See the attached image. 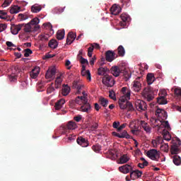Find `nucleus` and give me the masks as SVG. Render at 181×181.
I'll return each instance as SVG.
<instances>
[{
  "label": "nucleus",
  "mask_w": 181,
  "mask_h": 181,
  "mask_svg": "<svg viewBox=\"0 0 181 181\" xmlns=\"http://www.w3.org/2000/svg\"><path fill=\"white\" fill-rule=\"evenodd\" d=\"M28 87V83L25 81H23L21 82L20 84V88L21 90H24V88H26Z\"/></svg>",
  "instance_id": "13d9d810"
},
{
  "label": "nucleus",
  "mask_w": 181,
  "mask_h": 181,
  "mask_svg": "<svg viewBox=\"0 0 181 181\" xmlns=\"http://www.w3.org/2000/svg\"><path fill=\"white\" fill-rule=\"evenodd\" d=\"M62 78L60 76L57 77L55 80V88H60L62 87Z\"/></svg>",
  "instance_id": "a19ab883"
},
{
  "label": "nucleus",
  "mask_w": 181,
  "mask_h": 181,
  "mask_svg": "<svg viewBox=\"0 0 181 181\" xmlns=\"http://www.w3.org/2000/svg\"><path fill=\"white\" fill-rule=\"evenodd\" d=\"M174 94L177 96V97H181V89L179 88H176L174 90Z\"/></svg>",
  "instance_id": "680f3d73"
},
{
  "label": "nucleus",
  "mask_w": 181,
  "mask_h": 181,
  "mask_svg": "<svg viewBox=\"0 0 181 181\" xmlns=\"http://www.w3.org/2000/svg\"><path fill=\"white\" fill-rule=\"evenodd\" d=\"M59 131L62 134H64L66 132H69V129L67 128V127H62L59 128Z\"/></svg>",
  "instance_id": "864d4df0"
},
{
  "label": "nucleus",
  "mask_w": 181,
  "mask_h": 181,
  "mask_svg": "<svg viewBox=\"0 0 181 181\" xmlns=\"http://www.w3.org/2000/svg\"><path fill=\"white\" fill-rule=\"evenodd\" d=\"M108 71V69L107 67H100L98 69V76H105V73Z\"/></svg>",
  "instance_id": "473e14b6"
},
{
  "label": "nucleus",
  "mask_w": 181,
  "mask_h": 181,
  "mask_svg": "<svg viewBox=\"0 0 181 181\" xmlns=\"http://www.w3.org/2000/svg\"><path fill=\"white\" fill-rule=\"evenodd\" d=\"M133 169H134V168L132 167V165H131L129 164H126L124 165H122V166L119 167V172H121L122 173H124V174L129 173V172L131 174Z\"/></svg>",
  "instance_id": "9d476101"
},
{
  "label": "nucleus",
  "mask_w": 181,
  "mask_h": 181,
  "mask_svg": "<svg viewBox=\"0 0 181 181\" xmlns=\"http://www.w3.org/2000/svg\"><path fill=\"white\" fill-rule=\"evenodd\" d=\"M99 103L102 107H107L108 106V100L105 98H100L99 99Z\"/></svg>",
  "instance_id": "4c0bfd02"
},
{
  "label": "nucleus",
  "mask_w": 181,
  "mask_h": 181,
  "mask_svg": "<svg viewBox=\"0 0 181 181\" xmlns=\"http://www.w3.org/2000/svg\"><path fill=\"white\" fill-rule=\"evenodd\" d=\"M141 88H142V84H141V82L134 81L132 87V90L135 91V93H139V91H141Z\"/></svg>",
  "instance_id": "f3484780"
},
{
  "label": "nucleus",
  "mask_w": 181,
  "mask_h": 181,
  "mask_svg": "<svg viewBox=\"0 0 181 181\" xmlns=\"http://www.w3.org/2000/svg\"><path fill=\"white\" fill-rule=\"evenodd\" d=\"M76 142L78 145H80L82 146V148H87L88 146V140H87L86 138H83V136H79L76 139Z\"/></svg>",
  "instance_id": "ddd939ff"
},
{
  "label": "nucleus",
  "mask_w": 181,
  "mask_h": 181,
  "mask_svg": "<svg viewBox=\"0 0 181 181\" xmlns=\"http://www.w3.org/2000/svg\"><path fill=\"white\" fill-rule=\"evenodd\" d=\"M135 106L138 111H146V108H148V105H146V103L141 100H137L136 101Z\"/></svg>",
  "instance_id": "0eeeda50"
},
{
  "label": "nucleus",
  "mask_w": 181,
  "mask_h": 181,
  "mask_svg": "<svg viewBox=\"0 0 181 181\" xmlns=\"http://www.w3.org/2000/svg\"><path fill=\"white\" fill-rule=\"evenodd\" d=\"M162 138L158 139V140H153L152 141V144L153 148H157L158 145H159V144H160V142H162Z\"/></svg>",
  "instance_id": "79ce46f5"
},
{
  "label": "nucleus",
  "mask_w": 181,
  "mask_h": 181,
  "mask_svg": "<svg viewBox=\"0 0 181 181\" xmlns=\"http://www.w3.org/2000/svg\"><path fill=\"white\" fill-rule=\"evenodd\" d=\"M110 71L115 77H118L119 76V74H121V73H123L125 78H131V75L128 74V71L120 69L119 67L117 66H112Z\"/></svg>",
  "instance_id": "f03ea898"
},
{
  "label": "nucleus",
  "mask_w": 181,
  "mask_h": 181,
  "mask_svg": "<svg viewBox=\"0 0 181 181\" xmlns=\"http://www.w3.org/2000/svg\"><path fill=\"white\" fill-rule=\"evenodd\" d=\"M117 54L120 57H124L125 56V49L122 45H119L117 48Z\"/></svg>",
  "instance_id": "cd10ccee"
},
{
  "label": "nucleus",
  "mask_w": 181,
  "mask_h": 181,
  "mask_svg": "<svg viewBox=\"0 0 181 181\" xmlns=\"http://www.w3.org/2000/svg\"><path fill=\"white\" fill-rule=\"evenodd\" d=\"M122 93L123 95H125L127 98H131V90L129 89H128V88L123 87L122 88Z\"/></svg>",
  "instance_id": "bb28decb"
},
{
  "label": "nucleus",
  "mask_w": 181,
  "mask_h": 181,
  "mask_svg": "<svg viewBox=\"0 0 181 181\" xmlns=\"http://www.w3.org/2000/svg\"><path fill=\"white\" fill-rule=\"evenodd\" d=\"M181 145L180 140L177 141V144L174 143L171 146V153L172 155H177L180 152V148H179V146Z\"/></svg>",
  "instance_id": "9b49d317"
},
{
  "label": "nucleus",
  "mask_w": 181,
  "mask_h": 181,
  "mask_svg": "<svg viewBox=\"0 0 181 181\" xmlns=\"http://www.w3.org/2000/svg\"><path fill=\"white\" fill-rule=\"evenodd\" d=\"M43 26L45 29H47V30H49L50 32L53 30V25H52L50 23H44Z\"/></svg>",
  "instance_id": "49530a36"
},
{
  "label": "nucleus",
  "mask_w": 181,
  "mask_h": 181,
  "mask_svg": "<svg viewBox=\"0 0 181 181\" xmlns=\"http://www.w3.org/2000/svg\"><path fill=\"white\" fill-rule=\"evenodd\" d=\"M92 149L93 151H94V152H96V153H98V152L101 151V146H100L99 144L93 145L92 146Z\"/></svg>",
  "instance_id": "37998d69"
},
{
  "label": "nucleus",
  "mask_w": 181,
  "mask_h": 181,
  "mask_svg": "<svg viewBox=\"0 0 181 181\" xmlns=\"http://www.w3.org/2000/svg\"><path fill=\"white\" fill-rule=\"evenodd\" d=\"M7 13L5 11L0 10V19H7Z\"/></svg>",
  "instance_id": "3c124183"
},
{
  "label": "nucleus",
  "mask_w": 181,
  "mask_h": 181,
  "mask_svg": "<svg viewBox=\"0 0 181 181\" xmlns=\"http://www.w3.org/2000/svg\"><path fill=\"white\" fill-rule=\"evenodd\" d=\"M146 80H147V83L149 86H150V84H152V83H153V81H155V76H154L153 74H148L147 76H146Z\"/></svg>",
  "instance_id": "c756f323"
},
{
  "label": "nucleus",
  "mask_w": 181,
  "mask_h": 181,
  "mask_svg": "<svg viewBox=\"0 0 181 181\" xmlns=\"http://www.w3.org/2000/svg\"><path fill=\"white\" fill-rule=\"evenodd\" d=\"M54 87H53V83H51L49 87L47 89V94H52V93H54Z\"/></svg>",
  "instance_id": "09e8293b"
},
{
  "label": "nucleus",
  "mask_w": 181,
  "mask_h": 181,
  "mask_svg": "<svg viewBox=\"0 0 181 181\" xmlns=\"http://www.w3.org/2000/svg\"><path fill=\"white\" fill-rule=\"evenodd\" d=\"M42 11V7L40 6H37V4H35L33 6H31V11L33 12V13H37Z\"/></svg>",
  "instance_id": "72a5a7b5"
},
{
  "label": "nucleus",
  "mask_w": 181,
  "mask_h": 181,
  "mask_svg": "<svg viewBox=\"0 0 181 181\" xmlns=\"http://www.w3.org/2000/svg\"><path fill=\"white\" fill-rule=\"evenodd\" d=\"M110 12L112 15H119L121 13V7L114 4L110 8Z\"/></svg>",
  "instance_id": "aec40b11"
},
{
  "label": "nucleus",
  "mask_w": 181,
  "mask_h": 181,
  "mask_svg": "<svg viewBox=\"0 0 181 181\" xmlns=\"http://www.w3.org/2000/svg\"><path fill=\"white\" fill-rule=\"evenodd\" d=\"M67 142H73V141H76V135L74 134H70L68 138Z\"/></svg>",
  "instance_id": "e2e57ef3"
},
{
  "label": "nucleus",
  "mask_w": 181,
  "mask_h": 181,
  "mask_svg": "<svg viewBox=\"0 0 181 181\" xmlns=\"http://www.w3.org/2000/svg\"><path fill=\"white\" fill-rule=\"evenodd\" d=\"M128 100H129V98H127L126 95H122L119 98L118 103H129Z\"/></svg>",
  "instance_id": "de8ad7c7"
},
{
  "label": "nucleus",
  "mask_w": 181,
  "mask_h": 181,
  "mask_svg": "<svg viewBox=\"0 0 181 181\" xmlns=\"http://www.w3.org/2000/svg\"><path fill=\"white\" fill-rule=\"evenodd\" d=\"M140 125L142 127L146 134H151V132H152V127H150L149 124L146 123V122L141 120L140 122Z\"/></svg>",
  "instance_id": "dca6fc26"
},
{
  "label": "nucleus",
  "mask_w": 181,
  "mask_h": 181,
  "mask_svg": "<svg viewBox=\"0 0 181 181\" xmlns=\"http://www.w3.org/2000/svg\"><path fill=\"white\" fill-rule=\"evenodd\" d=\"M83 87H84V85H81V84L78 85L76 88L77 89L76 94H80V93H81V89L83 88Z\"/></svg>",
  "instance_id": "338daca9"
},
{
  "label": "nucleus",
  "mask_w": 181,
  "mask_h": 181,
  "mask_svg": "<svg viewBox=\"0 0 181 181\" xmlns=\"http://www.w3.org/2000/svg\"><path fill=\"white\" fill-rule=\"evenodd\" d=\"M102 83L104 86H106V87H113L114 84H115V81L112 76L105 75L103 77Z\"/></svg>",
  "instance_id": "39448f33"
},
{
  "label": "nucleus",
  "mask_w": 181,
  "mask_h": 181,
  "mask_svg": "<svg viewBox=\"0 0 181 181\" xmlns=\"http://www.w3.org/2000/svg\"><path fill=\"white\" fill-rule=\"evenodd\" d=\"M141 95L144 97L147 101L151 102L153 100V90H152V88L146 87L141 92Z\"/></svg>",
  "instance_id": "7ed1b4c3"
},
{
  "label": "nucleus",
  "mask_w": 181,
  "mask_h": 181,
  "mask_svg": "<svg viewBox=\"0 0 181 181\" xmlns=\"http://www.w3.org/2000/svg\"><path fill=\"white\" fill-rule=\"evenodd\" d=\"M40 73V68L39 66H35L30 72V76L31 78H37V76Z\"/></svg>",
  "instance_id": "a211bd4d"
},
{
  "label": "nucleus",
  "mask_w": 181,
  "mask_h": 181,
  "mask_svg": "<svg viewBox=\"0 0 181 181\" xmlns=\"http://www.w3.org/2000/svg\"><path fill=\"white\" fill-rule=\"evenodd\" d=\"M22 28H23V24L12 25L11 27V31L12 35H18Z\"/></svg>",
  "instance_id": "4468645a"
},
{
  "label": "nucleus",
  "mask_w": 181,
  "mask_h": 181,
  "mask_svg": "<svg viewBox=\"0 0 181 181\" xmlns=\"http://www.w3.org/2000/svg\"><path fill=\"white\" fill-rule=\"evenodd\" d=\"M168 95V93L165 90H160V95L158 98H157V103L161 105H165V104H168V100L165 97Z\"/></svg>",
  "instance_id": "423d86ee"
},
{
  "label": "nucleus",
  "mask_w": 181,
  "mask_h": 181,
  "mask_svg": "<svg viewBox=\"0 0 181 181\" xmlns=\"http://www.w3.org/2000/svg\"><path fill=\"white\" fill-rule=\"evenodd\" d=\"M162 125L165 128V129H168V131H170V125L169 124L168 121H164L162 122Z\"/></svg>",
  "instance_id": "8fccbe9b"
},
{
  "label": "nucleus",
  "mask_w": 181,
  "mask_h": 181,
  "mask_svg": "<svg viewBox=\"0 0 181 181\" xmlns=\"http://www.w3.org/2000/svg\"><path fill=\"white\" fill-rule=\"evenodd\" d=\"M66 100L64 99H60L58 100L54 105L55 110H62L63 105H64Z\"/></svg>",
  "instance_id": "5701e85b"
},
{
  "label": "nucleus",
  "mask_w": 181,
  "mask_h": 181,
  "mask_svg": "<svg viewBox=\"0 0 181 181\" xmlns=\"http://www.w3.org/2000/svg\"><path fill=\"white\" fill-rule=\"evenodd\" d=\"M56 76V68L51 67L49 68L46 74H45V78H53Z\"/></svg>",
  "instance_id": "2eb2a0df"
},
{
  "label": "nucleus",
  "mask_w": 181,
  "mask_h": 181,
  "mask_svg": "<svg viewBox=\"0 0 181 181\" xmlns=\"http://www.w3.org/2000/svg\"><path fill=\"white\" fill-rule=\"evenodd\" d=\"M81 76L86 77L87 80L91 81V73H90V70L81 71Z\"/></svg>",
  "instance_id": "2f4dec72"
},
{
  "label": "nucleus",
  "mask_w": 181,
  "mask_h": 181,
  "mask_svg": "<svg viewBox=\"0 0 181 181\" xmlns=\"http://www.w3.org/2000/svg\"><path fill=\"white\" fill-rule=\"evenodd\" d=\"M146 155L151 160H156V162L159 161V158H160V152L156 149L149 150L147 151Z\"/></svg>",
  "instance_id": "20e7f679"
},
{
  "label": "nucleus",
  "mask_w": 181,
  "mask_h": 181,
  "mask_svg": "<svg viewBox=\"0 0 181 181\" xmlns=\"http://www.w3.org/2000/svg\"><path fill=\"white\" fill-rule=\"evenodd\" d=\"M156 115L161 118V119H166L168 118V112L163 109L157 108L156 110Z\"/></svg>",
  "instance_id": "f8f14e48"
},
{
  "label": "nucleus",
  "mask_w": 181,
  "mask_h": 181,
  "mask_svg": "<svg viewBox=\"0 0 181 181\" xmlns=\"http://www.w3.org/2000/svg\"><path fill=\"white\" fill-rule=\"evenodd\" d=\"M173 162L174 163V165H176V166H179V165H180L181 163V158L180 156L175 155L173 156Z\"/></svg>",
  "instance_id": "f704fd0d"
},
{
  "label": "nucleus",
  "mask_w": 181,
  "mask_h": 181,
  "mask_svg": "<svg viewBox=\"0 0 181 181\" xmlns=\"http://www.w3.org/2000/svg\"><path fill=\"white\" fill-rule=\"evenodd\" d=\"M66 128H68L69 130L76 129L77 124L74 122L71 121L66 124Z\"/></svg>",
  "instance_id": "e433bc0d"
},
{
  "label": "nucleus",
  "mask_w": 181,
  "mask_h": 181,
  "mask_svg": "<svg viewBox=\"0 0 181 181\" xmlns=\"http://www.w3.org/2000/svg\"><path fill=\"white\" fill-rule=\"evenodd\" d=\"M79 62L81 64H88V61L83 57V56L79 57Z\"/></svg>",
  "instance_id": "6e6d98bb"
},
{
  "label": "nucleus",
  "mask_w": 181,
  "mask_h": 181,
  "mask_svg": "<svg viewBox=\"0 0 181 181\" xmlns=\"http://www.w3.org/2000/svg\"><path fill=\"white\" fill-rule=\"evenodd\" d=\"M129 160V157L127 154H124L119 158V163L120 165H124V163H127Z\"/></svg>",
  "instance_id": "a878e982"
},
{
  "label": "nucleus",
  "mask_w": 181,
  "mask_h": 181,
  "mask_svg": "<svg viewBox=\"0 0 181 181\" xmlns=\"http://www.w3.org/2000/svg\"><path fill=\"white\" fill-rule=\"evenodd\" d=\"M72 103L78 104V105H81V104H83L81 107V110L83 112H88V111L91 110V105L88 103V99L86 97L78 96L75 100H72Z\"/></svg>",
  "instance_id": "f257e3e1"
},
{
  "label": "nucleus",
  "mask_w": 181,
  "mask_h": 181,
  "mask_svg": "<svg viewBox=\"0 0 181 181\" xmlns=\"http://www.w3.org/2000/svg\"><path fill=\"white\" fill-rule=\"evenodd\" d=\"M127 105H128V102L119 103V108H121V110H126Z\"/></svg>",
  "instance_id": "052dcab7"
},
{
  "label": "nucleus",
  "mask_w": 181,
  "mask_h": 181,
  "mask_svg": "<svg viewBox=\"0 0 181 181\" xmlns=\"http://www.w3.org/2000/svg\"><path fill=\"white\" fill-rule=\"evenodd\" d=\"M49 47L51 49H57V46H59V43H57V41L56 40H51L48 43Z\"/></svg>",
  "instance_id": "c85d7f7f"
},
{
  "label": "nucleus",
  "mask_w": 181,
  "mask_h": 181,
  "mask_svg": "<svg viewBox=\"0 0 181 181\" xmlns=\"http://www.w3.org/2000/svg\"><path fill=\"white\" fill-rule=\"evenodd\" d=\"M64 30H58L57 33V39H58V40H63V39H64Z\"/></svg>",
  "instance_id": "7c9ffc66"
},
{
  "label": "nucleus",
  "mask_w": 181,
  "mask_h": 181,
  "mask_svg": "<svg viewBox=\"0 0 181 181\" xmlns=\"http://www.w3.org/2000/svg\"><path fill=\"white\" fill-rule=\"evenodd\" d=\"M107 158L111 159L112 160H115L117 158H118V155L117 154V151L114 149H110L107 151Z\"/></svg>",
  "instance_id": "6ab92c4d"
},
{
  "label": "nucleus",
  "mask_w": 181,
  "mask_h": 181,
  "mask_svg": "<svg viewBox=\"0 0 181 181\" xmlns=\"http://www.w3.org/2000/svg\"><path fill=\"white\" fill-rule=\"evenodd\" d=\"M113 136H117V138H125L126 139H131L132 137L128 134L127 130H124L122 132L117 133V132H112Z\"/></svg>",
  "instance_id": "6e6552de"
},
{
  "label": "nucleus",
  "mask_w": 181,
  "mask_h": 181,
  "mask_svg": "<svg viewBox=\"0 0 181 181\" xmlns=\"http://www.w3.org/2000/svg\"><path fill=\"white\" fill-rule=\"evenodd\" d=\"M21 12V7L19 6H13L10 8V13H19Z\"/></svg>",
  "instance_id": "c9c22d12"
},
{
  "label": "nucleus",
  "mask_w": 181,
  "mask_h": 181,
  "mask_svg": "<svg viewBox=\"0 0 181 181\" xmlns=\"http://www.w3.org/2000/svg\"><path fill=\"white\" fill-rule=\"evenodd\" d=\"M109 97L112 100H117V98L115 97V92H114V90L109 91Z\"/></svg>",
  "instance_id": "5fc2aeb1"
},
{
  "label": "nucleus",
  "mask_w": 181,
  "mask_h": 181,
  "mask_svg": "<svg viewBox=\"0 0 181 181\" xmlns=\"http://www.w3.org/2000/svg\"><path fill=\"white\" fill-rule=\"evenodd\" d=\"M160 149L163 151V152H169V145L168 144H164L160 146Z\"/></svg>",
  "instance_id": "c03bdc74"
},
{
  "label": "nucleus",
  "mask_w": 181,
  "mask_h": 181,
  "mask_svg": "<svg viewBox=\"0 0 181 181\" xmlns=\"http://www.w3.org/2000/svg\"><path fill=\"white\" fill-rule=\"evenodd\" d=\"M24 32L26 33L30 32H37L36 28H33V25H31L29 23L27 24H23Z\"/></svg>",
  "instance_id": "4be33fe9"
},
{
  "label": "nucleus",
  "mask_w": 181,
  "mask_h": 181,
  "mask_svg": "<svg viewBox=\"0 0 181 181\" xmlns=\"http://www.w3.org/2000/svg\"><path fill=\"white\" fill-rule=\"evenodd\" d=\"M32 53H33V52L32 51V49H30L29 48L24 49V57H29V56H30V54H32Z\"/></svg>",
  "instance_id": "a18cd8bd"
},
{
  "label": "nucleus",
  "mask_w": 181,
  "mask_h": 181,
  "mask_svg": "<svg viewBox=\"0 0 181 181\" xmlns=\"http://www.w3.org/2000/svg\"><path fill=\"white\" fill-rule=\"evenodd\" d=\"M118 57V54H116L115 52L108 50L105 52V59L107 62H112L113 60H115Z\"/></svg>",
  "instance_id": "1a4fd4ad"
},
{
  "label": "nucleus",
  "mask_w": 181,
  "mask_h": 181,
  "mask_svg": "<svg viewBox=\"0 0 181 181\" xmlns=\"http://www.w3.org/2000/svg\"><path fill=\"white\" fill-rule=\"evenodd\" d=\"M76 35L73 33L72 32H70L68 33V37H69V39H71L73 41L76 39Z\"/></svg>",
  "instance_id": "0e129e2a"
},
{
  "label": "nucleus",
  "mask_w": 181,
  "mask_h": 181,
  "mask_svg": "<svg viewBox=\"0 0 181 181\" xmlns=\"http://www.w3.org/2000/svg\"><path fill=\"white\" fill-rule=\"evenodd\" d=\"M70 86H69L68 85H64L62 90V95H64L65 97L66 95H69V94L70 93Z\"/></svg>",
  "instance_id": "393cba45"
},
{
  "label": "nucleus",
  "mask_w": 181,
  "mask_h": 181,
  "mask_svg": "<svg viewBox=\"0 0 181 181\" xmlns=\"http://www.w3.org/2000/svg\"><path fill=\"white\" fill-rule=\"evenodd\" d=\"M171 138L172 136H170V134L168 133V132L163 134V139L165 141H170Z\"/></svg>",
  "instance_id": "603ef678"
},
{
  "label": "nucleus",
  "mask_w": 181,
  "mask_h": 181,
  "mask_svg": "<svg viewBox=\"0 0 181 181\" xmlns=\"http://www.w3.org/2000/svg\"><path fill=\"white\" fill-rule=\"evenodd\" d=\"M127 108L128 109V111H134V105L131 102L127 103Z\"/></svg>",
  "instance_id": "69168bd1"
},
{
  "label": "nucleus",
  "mask_w": 181,
  "mask_h": 181,
  "mask_svg": "<svg viewBox=\"0 0 181 181\" xmlns=\"http://www.w3.org/2000/svg\"><path fill=\"white\" fill-rule=\"evenodd\" d=\"M41 40L47 41L49 40V35H41Z\"/></svg>",
  "instance_id": "774afa93"
},
{
  "label": "nucleus",
  "mask_w": 181,
  "mask_h": 181,
  "mask_svg": "<svg viewBox=\"0 0 181 181\" xmlns=\"http://www.w3.org/2000/svg\"><path fill=\"white\" fill-rule=\"evenodd\" d=\"M120 18H121L122 22H124L125 23H127V22H129V21H131V18L129 17V16L128 14L122 13L120 16Z\"/></svg>",
  "instance_id": "ea45409f"
},
{
  "label": "nucleus",
  "mask_w": 181,
  "mask_h": 181,
  "mask_svg": "<svg viewBox=\"0 0 181 181\" xmlns=\"http://www.w3.org/2000/svg\"><path fill=\"white\" fill-rule=\"evenodd\" d=\"M12 2V0H5L3 4L1 5L2 8H6V6H9Z\"/></svg>",
  "instance_id": "bf43d9fd"
},
{
  "label": "nucleus",
  "mask_w": 181,
  "mask_h": 181,
  "mask_svg": "<svg viewBox=\"0 0 181 181\" xmlns=\"http://www.w3.org/2000/svg\"><path fill=\"white\" fill-rule=\"evenodd\" d=\"M40 20L37 18H35L28 23L31 26H33V28L36 29V30H39L40 27L37 25L39 24Z\"/></svg>",
  "instance_id": "412c9836"
},
{
  "label": "nucleus",
  "mask_w": 181,
  "mask_h": 181,
  "mask_svg": "<svg viewBox=\"0 0 181 181\" xmlns=\"http://www.w3.org/2000/svg\"><path fill=\"white\" fill-rule=\"evenodd\" d=\"M134 177H136L138 178L141 177L142 176V171L139 170H132L131 173H130V177L132 178H134Z\"/></svg>",
  "instance_id": "b1692460"
},
{
  "label": "nucleus",
  "mask_w": 181,
  "mask_h": 181,
  "mask_svg": "<svg viewBox=\"0 0 181 181\" xmlns=\"http://www.w3.org/2000/svg\"><path fill=\"white\" fill-rule=\"evenodd\" d=\"M26 19H29V16H28L26 13L18 14V20L20 21V22H22V21H26Z\"/></svg>",
  "instance_id": "58836bf2"
},
{
  "label": "nucleus",
  "mask_w": 181,
  "mask_h": 181,
  "mask_svg": "<svg viewBox=\"0 0 181 181\" xmlns=\"http://www.w3.org/2000/svg\"><path fill=\"white\" fill-rule=\"evenodd\" d=\"M122 6H129L131 5V0H121Z\"/></svg>",
  "instance_id": "4d7b16f0"
}]
</instances>
